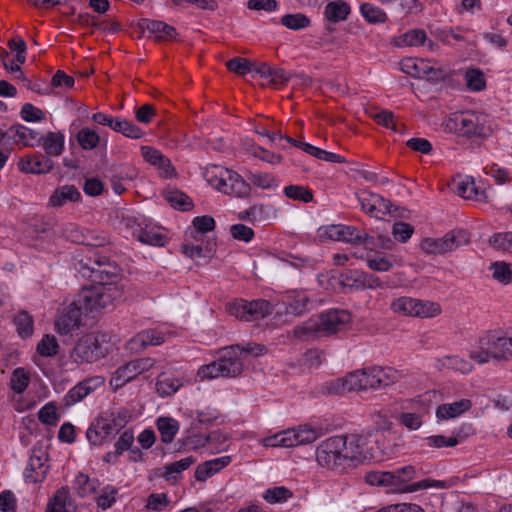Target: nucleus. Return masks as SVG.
<instances>
[{
  "mask_svg": "<svg viewBox=\"0 0 512 512\" xmlns=\"http://www.w3.org/2000/svg\"><path fill=\"white\" fill-rule=\"evenodd\" d=\"M83 247L73 256L74 269L92 284L79 293V302L88 311L97 312L121 297L123 290L118 285L121 274L117 264L101 255L98 247L105 243L101 237L83 235L79 240Z\"/></svg>",
  "mask_w": 512,
  "mask_h": 512,
  "instance_id": "obj_1",
  "label": "nucleus"
},
{
  "mask_svg": "<svg viewBox=\"0 0 512 512\" xmlns=\"http://www.w3.org/2000/svg\"><path fill=\"white\" fill-rule=\"evenodd\" d=\"M469 357L478 364L489 361L512 360V336L501 330H491L479 337L477 346L469 353Z\"/></svg>",
  "mask_w": 512,
  "mask_h": 512,
  "instance_id": "obj_2",
  "label": "nucleus"
},
{
  "mask_svg": "<svg viewBox=\"0 0 512 512\" xmlns=\"http://www.w3.org/2000/svg\"><path fill=\"white\" fill-rule=\"evenodd\" d=\"M445 131L461 136H476L485 138L492 133L491 125L485 114L473 111L452 113L445 118L443 124Z\"/></svg>",
  "mask_w": 512,
  "mask_h": 512,
  "instance_id": "obj_3",
  "label": "nucleus"
},
{
  "mask_svg": "<svg viewBox=\"0 0 512 512\" xmlns=\"http://www.w3.org/2000/svg\"><path fill=\"white\" fill-rule=\"evenodd\" d=\"M130 420L131 413L127 409L99 416L87 429L86 438L91 445H102L105 439L118 434Z\"/></svg>",
  "mask_w": 512,
  "mask_h": 512,
  "instance_id": "obj_4",
  "label": "nucleus"
},
{
  "mask_svg": "<svg viewBox=\"0 0 512 512\" xmlns=\"http://www.w3.org/2000/svg\"><path fill=\"white\" fill-rule=\"evenodd\" d=\"M470 242V233L465 229H454L441 238H425L420 247L426 254H445Z\"/></svg>",
  "mask_w": 512,
  "mask_h": 512,
  "instance_id": "obj_5",
  "label": "nucleus"
},
{
  "mask_svg": "<svg viewBox=\"0 0 512 512\" xmlns=\"http://www.w3.org/2000/svg\"><path fill=\"white\" fill-rule=\"evenodd\" d=\"M226 308L231 316L247 322L263 319L273 312V305L265 299H236L228 303Z\"/></svg>",
  "mask_w": 512,
  "mask_h": 512,
  "instance_id": "obj_6",
  "label": "nucleus"
},
{
  "mask_svg": "<svg viewBox=\"0 0 512 512\" xmlns=\"http://www.w3.org/2000/svg\"><path fill=\"white\" fill-rule=\"evenodd\" d=\"M319 232L320 237H325L330 240L343 241L353 244H363L369 248L377 245L373 236L358 230L354 226H347L342 224L328 225L319 228Z\"/></svg>",
  "mask_w": 512,
  "mask_h": 512,
  "instance_id": "obj_7",
  "label": "nucleus"
},
{
  "mask_svg": "<svg viewBox=\"0 0 512 512\" xmlns=\"http://www.w3.org/2000/svg\"><path fill=\"white\" fill-rule=\"evenodd\" d=\"M390 309L397 314L411 317L428 318L438 315L441 311L437 303L402 296L394 299Z\"/></svg>",
  "mask_w": 512,
  "mask_h": 512,
  "instance_id": "obj_8",
  "label": "nucleus"
},
{
  "mask_svg": "<svg viewBox=\"0 0 512 512\" xmlns=\"http://www.w3.org/2000/svg\"><path fill=\"white\" fill-rule=\"evenodd\" d=\"M344 444L345 441H342L336 436L324 440L316 449L317 462L322 467H327L329 469H345L348 466L344 459V453L342 452Z\"/></svg>",
  "mask_w": 512,
  "mask_h": 512,
  "instance_id": "obj_9",
  "label": "nucleus"
},
{
  "mask_svg": "<svg viewBox=\"0 0 512 512\" xmlns=\"http://www.w3.org/2000/svg\"><path fill=\"white\" fill-rule=\"evenodd\" d=\"M317 430L304 425L298 429H289L266 439L267 446L294 447L314 442L318 438Z\"/></svg>",
  "mask_w": 512,
  "mask_h": 512,
  "instance_id": "obj_10",
  "label": "nucleus"
},
{
  "mask_svg": "<svg viewBox=\"0 0 512 512\" xmlns=\"http://www.w3.org/2000/svg\"><path fill=\"white\" fill-rule=\"evenodd\" d=\"M107 353V347L103 346L98 336L87 334L76 343L72 358L76 363H94L105 357Z\"/></svg>",
  "mask_w": 512,
  "mask_h": 512,
  "instance_id": "obj_11",
  "label": "nucleus"
},
{
  "mask_svg": "<svg viewBox=\"0 0 512 512\" xmlns=\"http://www.w3.org/2000/svg\"><path fill=\"white\" fill-rule=\"evenodd\" d=\"M155 364L152 358H139L120 366L110 379V385L114 390L123 387L126 383L136 378L139 374L150 370Z\"/></svg>",
  "mask_w": 512,
  "mask_h": 512,
  "instance_id": "obj_12",
  "label": "nucleus"
},
{
  "mask_svg": "<svg viewBox=\"0 0 512 512\" xmlns=\"http://www.w3.org/2000/svg\"><path fill=\"white\" fill-rule=\"evenodd\" d=\"M47 461L48 454L41 447H34L24 471L25 481L33 484L42 482L49 469Z\"/></svg>",
  "mask_w": 512,
  "mask_h": 512,
  "instance_id": "obj_13",
  "label": "nucleus"
},
{
  "mask_svg": "<svg viewBox=\"0 0 512 512\" xmlns=\"http://www.w3.org/2000/svg\"><path fill=\"white\" fill-rule=\"evenodd\" d=\"M342 441H345L342 452L347 466H356L362 463L367 457L364 454V446L366 445L367 438L360 434H348L336 436Z\"/></svg>",
  "mask_w": 512,
  "mask_h": 512,
  "instance_id": "obj_14",
  "label": "nucleus"
},
{
  "mask_svg": "<svg viewBox=\"0 0 512 512\" xmlns=\"http://www.w3.org/2000/svg\"><path fill=\"white\" fill-rule=\"evenodd\" d=\"M351 320L346 310H330L319 316L318 326L321 336H328L340 331Z\"/></svg>",
  "mask_w": 512,
  "mask_h": 512,
  "instance_id": "obj_15",
  "label": "nucleus"
},
{
  "mask_svg": "<svg viewBox=\"0 0 512 512\" xmlns=\"http://www.w3.org/2000/svg\"><path fill=\"white\" fill-rule=\"evenodd\" d=\"M105 379L102 376H93L86 378L71 388L63 398V403L66 407L75 405L82 401L89 394L103 386Z\"/></svg>",
  "mask_w": 512,
  "mask_h": 512,
  "instance_id": "obj_16",
  "label": "nucleus"
},
{
  "mask_svg": "<svg viewBox=\"0 0 512 512\" xmlns=\"http://www.w3.org/2000/svg\"><path fill=\"white\" fill-rule=\"evenodd\" d=\"M83 309L86 312H89L85 309L84 305H81L78 298L56 321L55 328L57 332L61 335H65L79 329L81 325V315Z\"/></svg>",
  "mask_w": 512,
  "mask_h": 512,
  "instance_id": "obj_17",
  "label": "nucleus"
},
{
  "mask_svg": "<svg viewBox=\"0 0 512 512\" xmlns=\"http://www.w3.org/2000/svg\"><path fill=\"white\" fill-rule=\"evenodd\" d=\"M415 473V467L407 465L393 471H384L382 477L387 486H393L398 491L408 492L407 489L410 486L408 482L414 478Z\"/></svg>",
  "mask_w": 512,
  "mask_h": 512,
  "instance_id": "obj_18",
  "label": "nucleus"
},
{
  "mask_svg": "<svg viewBox=\"0 0 512 512\" xmlns=\"http://www.w3.org/2000/svg\"><path fill=\"white\" fill-rule=\"evenodd\" d=\"M218 358L224 377H237L243 372V361L235 352V348L226 346L220 350Z\"/></svg>",
  "mask_w": 512,
  "mask_h": 512,
  "instance_id": "obj_19",
  "label": "nucleus"
},
{
  "mask_svg": "<svg viewBox=\"0 0 512 512\" xmlns=\"http://www.w3.org/2000/svg\"><path fill=\"white\" fill-rule=\"evenodd\" d=\"M139 26L153 34L157 42L173 40L178 36L177 30L163 21L142 19Z\"/></svg>",
  "mask_w": 512,
  "mask_h": 512,
  "instance_id": "obj_20",
  "label": "nucleus"
},
{
  "mask_svg": "<svg viewBox=\"0 0 512 512\" xmlns=\"http://www.w3.org/2000/svg\"><path fill=\"white\" fill-rule=\"evenodd\" d=\"M281 138H285V141L294 147L300 148L306 153L316 157L317 159L325 160L332 163H343L345 162L344 157L339 154L328 152L326 150L315 147L309 143L295 140L287 135H280Z\"/></svg>",
  "mask_w": 512,
  "mask_h": 512,
  "instance_id": "obj_21",
  "label": "nucleus"
},
{
  "mask_svg": "<svg viewBox=\"0 0 512 512\" xmlns=\"http://www.w3.org/2000/svg\"><path fill=\"white\" fill-rule=\"evenodd\" d=\"M285 302L287 303V311L301 316L311 309L312 300L304 292L298 290H291L286 292Z\"/></svg>",
  "mask_w": 512,
  "mask_h": 512,
  "instance_id": "obj_22",
  "label": "nucleus"
},
{
  "mask_svg": "<svg viewBox=\"0 0 512 512\" xmlns=\"http://www.w3.org/2000/svg\"><path fill=\"white\" fill-rule=\"evenodd\" d=\"M456 192L459 196L465 199H475L477 201H490L491 200V189L480 190L473 178L467 177L457 184Z\"/></svg>",
  "mask_w": 512,
  "mask_h": 512,
  "instance_id": "obj_23",
  "label": "nucleus"
},
{
  "mask_svg": "<svg viewBox=\"0 0 512 512\" xmlns=\"http://www.w3.org/2000/svg\"><path fill=\"white\" fill-rule=\"evenodd\" d=\"M65 138L61 132H47L44 136L38 135L36 146L42 145L47 156H59L64 150Z\"/></svg>",
  "mask_w": 512,
  "mask_h": 512,
  "instance_id": "obj_24",
  "label": "nucleus"
},
{
  "mask_svg": "<svg viewBox=\"0 0 512 512\" xmlns=\"http://www.w3.org/2000/svg\"><path fill=\"white\" fill-rule=\"evenodd\" d=\"M472 408V402L469 399H461L453 403H444L437 407L436 417L439 420H449L456 418Z\"/></svg>",
  "mask_w": 512,
  "mask_h": 512,
  "instance_id": "obj_25",
  "label": "nucleus"
},
{
  "mask_svg": "<svg viewBox=\"0 0 512 512\" xmlns=\"http://www.w3.org/2000/svg\"><path fill=\"white\" fill-rule=\"evenodd\" d=\"M81 199V193L74 185H63L55 189L50 196L49 204L52 207L59 208L67 202H78Z\"/></svg>",
  "mask_w": 512,
  "mask_h": 512,
  "instance_id": "obj_26",
  "label": "nucleus"
},
{
  "mask_svg": "<svg viewBox=\"0 0 512 512\" xmlns=\"http://www.w3.org/2000/svg\"><path fill=\"white\" fill-rule=\"evenodd\" d=\"M13 324L17 335L22 340H27L32 337L34 333V319L29 312L26 310L18 311L13 317Z\"/></svg>",
  "mask_w": 512,
  "mask_h": 512,
  "instance_id": "obj_27",
  "label": "nucleus"
},
{
  "mask_svg": "<svg viewBox=\"0 0 512 512\" xmlns=\"http://www.w3.org/2000/svg\"><path fill=\"white\" fill-rule=\"evenodd\" d=\"M250 193V185L238 173L230 170L224 194L244 198Z\"/></svg>",
  "mask_w": 512,
  "mask_h": 512,
  "instance_id": "obj_28",
  "label": "nucleus"
},
{
  "mask_svg": "<svg viewBox=\"0 0 512 512\" xmlns=\"http://www.w3.org/2000/svg\"><path fill=\"white\" fill-rule=\"evenodd\" d=\"M6 132H9L7 138L11 139L17 136V142L22 143L26 147L36 146L39 133L33 129L27 128L21 124H14L10 126Z\"/></svg>",
  "mask_w": 512,
  "mask_h": 512,
  "instance_id": "obj_29",
  "label": "nucleus"
},
{
  "mask_svg": "<svg viewBox=\"0 0 512 512\" xmlns=\"http://www.w3.org/2000/svg\"><path fill=\"white\" fill-rule=\"evenodd\" d=\"M141 152L143 158L148 163L163 169L167 175L174 172V168L172 167L171 161L166 156H164L159 150L150 146H142Z\"/></svg>",
  "mask_w": 512,
  "mask_h": 512,
  "instance_id": "obj_30",
  "label": "nucleus"
},
{
  "mask_svg": "<svg viewBox=\"0 0 512 512\" xmlns=\"http://www.w3.org/2000/svg\"><path fill=\"white\" fill-rule=\"evenodd\" d=\"M351 12L348 3L342 0L329 2L324 10L325 18L329 22L338 23L345 21Z\"/></svg>",
  "mask_w": 512,
  "mask_h": 512,
  "instance_id": "obj_31",
  "label": "nucleus"
},
{
  "mask_svg": "<svg viewBox=\"0 0 512 512\" xmlns=\"http://www.w3.org/2000/svg\"><path fill=\"white\" fill-rule=\"evenodd\" d=\"M435 367L438 370L453 369L463 374L469 373L472 370L470 362L456 355L437 358L435 361Z\"/></svg>",
  "mask_w": 512,
  "mask_h": 512,
  "instance_id": "obj_32",
  "label": "nucleus"
},
{
  "mask_svg": "<svg viewBox=\"0 0 512 512\" xmlns=\"http://www.w3.org/2000/svg\"><path fill=\"white\" fill-rule=\"evenodd\" d=\"M164 342V335L157 330L148 329L138 333L130 342L131 348L134 346L146 348L149 345L157 346Z\"/></svg>",
  "mask_w": 512,
  "mask_h": 512,
  "instance_id": "obj_33",
  "label": "nucleus"
},
{
  "mask_svg": "<svg viewBox=\"0 0 512 512\" xmlns=\"http://www.w3.org/2000/svg\"><path fill=\"white\" fill-rule=\"evenodd\" d=\"M156 426L161 435V441L165 444L171 443L179 430L178 421L170 417L158 418Z\"/></svg>",
  "mask_w": 512,
  "mask_h": 512,
  "instance_id": "obj_34",
  "label": "nucleus"
},
{
  "mask_svg": "<svg viewBox=\"0 0 512 512\" xmlns=\"http://www.w3.org/2000/svg\"><path fill=\"white\" fill-rule=\"evenodd\" d=\"M196 462V459L193 456H188L179 461L172 462L164 466V471L162 473V477L166 481H176L178 475H180L184 470H187L192 464Z\"/></svg>",
  "mask_w": 512,
  "mask_h": 512,
  "instance_id": "obj_35",
  "label": "nucleus"
},
{
  "mask_svg": "<svg viewBox=\"0 0 512 512\" xmlns=\"http://www.w3.org/2000/svg\"><path fill=\"white\" fill-rule=\"evenodd\" d=\"M229 171V169L213 166L206 170L204 176L209 185L224 193V189L227 186Z\"/></svg>",
  "mask_w": 512,
  "mask_h": 512,
  "instance_id": "obj_36",
  "label": "nucleus"
},
{
  "mask_svg": "<svg viewBox=\"0 0 512 512\" xmlns=\"http://www.w3.org/2000/svg\"><path fill=\"white\" fill-rule=\"evenodd\" d=\"M427 34L423 29H411L395 40L398 47L425 46Z\"/></svg>",
  "mask_w": 512,
  "mask_h": 512,
  "instance_id": "obj_37",
  "label": "nucleus"
},
{
  "mask_svg": "<svg viewBox=\"0 0 512 512\" xmlns=\"http://www.w3.org/2000/svg\"><path fill=\"white\" fill-rule=\"evenodd\" d=\"M75 138L83 150H93L102 142L101 136L88 127L80 129Z\"/></svg>",
  "mask_w": 512,
  "mask_h": 512,
  "instance_id": "obj_38",
  "label": "nucleus"
},
{
  "mask_svg": "<svg viewBox=\"0 0 512 512\" xmlns=\"http://www.w3.org/2000/svg\"><path fill=\"white\" fill-rule=\"evenodd\" d=\"M293 335L304 341L321 337L318 321L315 319H309L301 325L294 327Z\"/></svg>",
  "mask_w": 512,
  "mask_h": 512,
  "instance_id": "obj_39",
  "label": "nucleus"
},
{
  "mask_svg": "<svg viewBox=\"0 0 512 512\" xmlns=\"http://www.w3.org/2000/svg\"><path fill=\"white\" fill-rule=\"evenodd\" d=\"M137 239L146 245L163 247L166 243V236L155 228H140Z\"/></svg>",
  "mask_w": 512,
  "mask_h": 512,
  "instance_id": "obj_40",
  "label": "nucleus"
},
{
  "mask_svg": "<svg viewBox=\"0 0 512 512\" xmlns=\"http://www.w3.org/2000/svg\"><path fill=\"white\" fill-rule=\"evenodd\" d=\"M360 13L363 18L371 24H382L387 21L385 11L371 3H363L360 6Z\"/></svg>",
  "mask_w": 512,
  "mask_h": 512,
  "instance_id": "obj_41",
  "label": "nucleus"
},
{
  "mask_svg": "<svg viewBox=\"0 0 512 512\" xmlns=\"http://www.w3.org/2000/svg\"><path fill=\"white\" fill-rule=\"evenodd\" d=\"M111 129L131 139H140L143 136V131L126 119L116 118Z\"/></svg>",
  "mask_w": 512,
  "mask_h": 512,
  "instance_id": "obj_42",
  "label": "nucleus"
},
{
  "mask_svg": "<svg viewBox=\"0 0 512 512\" xmlns=\"http://www.w3.org/2000/svg\"><path fill=\"white\" fill-rule=\"evenodd\" d=\"M489 269L492 271V278L503 284L508 285L512 282L511 265L504 261H496L491 263Z\"/></svg>",
  "mask_w": 512,
  "mask_h": 512,
  "instance_id": "obj_43",
  "label": "nucleus"
},
{
  "mask_svg": "<svg viewBox=\"0 0 512 512\" xmlns=\"http://www.w3.org/2000/svg\"><path fill=\"white\" fill-rule=\"evenodd\" d=\"M182 252L191 259L195 258H204L210 259L214 254L213 245L208 243L205 247L201 245H193L188 243H183L181 245Z\"/></svg>",
  "mask_w": 512,
  "mask_h": 512,
  "instance_id": "obj_44",
  "label": "nucleus"
},
{
  "mask_svg": "<svg viewBox=\"0 0 512 512\" xmlns=\"http://www.w3.org/2000/svg\"><path fill=\"white\" fill-rule=\"evenodd\" d=\"M166 200L173 208L181 211H189L193 207V202L190 197L179 190H172L167 192Z\"/></svg>",
  "mask_w": 512,
  "mask_h": 512,
  "instance_id": "obj_45",
  "label": "nucleus"
},
{
  "mask_svg": "<svg viewBox=\"0 0 512 512\" xmlns=\"http://www.w3.org/2000/svg\"><path fill=\"white\" fill-rule=\"evenodd\" d=\"M192 224L194 230L191 235L196 241H199V235L213 231L216 225L214 218L208 215L195 217Z\"/></svg>",
  "mask_w": 512,
  "mask_h": 512,
  "instance_id": "obj_46",
  "label": "nucleus"
},
{
  "mask_svg": "<svg viewBox=\"0 0 512 512\" xmlns=\"http://www.w3.org/2000/svg\"><path fill=\"white\" fill-rule=\"evenodd\" d=\"M376 376H378L379 388L387 387L396 383L400 378V373L392 367H379L375 366Z\"/></svg>",
  "mask_w": 512,
  "mask_h": 512,
  "instance_id": "obj_47",
  "label": "nucleus"
},
{
  "mask_svg": "<svg viewBox=\"0 0 512 512\" xmlns=\"http://www.w3.org/2000/svg\"><path fill=\"white\" fill-rule=\"evenodd\" d=\"M284 195L290 199L309 203L313 201V192L307 187L289 185L284 188Z\"/></svg>",
  "mask_w": 512,
  "mask_h": 512,
  "instance_id": "obj_48",
  "label": "nucleus"
},
{
  "mask_svg": "<svg viewBox=\"0 0 512 512\" xmlns=\"http://www.w3.org/2000/svg\"><path fill=\"white\" fill-rule=\"evenodd\" d=\"M292 496V491L284 486L269 488L263 494V498L270 504L286 502Z\"/></svg>",
  "mask_w": 512,
  "mask_h": 512,
  "instance_id": "obj_49",
  "label": "nucleus"
},
{
  "mask_svg": "<svg viewBox=\"0 0 512 512\" xmlns=\"http://www.w3.org/2000/svg\"><path fill=\"white\" fill-rule=\"evenodd\" d=\"M70 500L69 489L61 487L58 489L47 505V512H62L65 510L66 503Z\"/></svg>",
  "mask_w": 512,
  "mask_h": 512,
  "instance_id": "obj_50",
  "label": "nucleus"
},
{
  "mask_svg": "<svg viewBox=\"0 0 512 512\" xmlns=\"http://www.w3.org/2000/svg\"><path fill=\"white\" fill-rule=\"evenodd\" d=\"M281 24L291 30H300L310 25V19L302 14H286L281 18Z\"/></svg>",
  "mask_w": 512,
  "mask_h": 512,
  "instance_id": "obj_51",
  "label": "nucleus"
},
{
  "mask_svg": "<svg viewBox=\"0 0 512 512\" xmlns=\"http://www.w3.org/2000/svg\"><path fill=\"white\" fill-rule=\"evenodd\" d=\"M59 345L53 335L46 334L37 344L36 350L43 357H53L58 353Z\"/></svg>",
  "mask_w": 512,
  "mask_h": 512,
  "instance_id": "obj_52",
  "label": "nucleus"
},
{
  "mask_svg": "<svg viewBox=\"0 0 512 512\" xmlns=\"http://www.w3.org/2000/svg\"><path fill=\"white\" fill-rule=\"evenodd\" d=\"M97 480H91L87 475L79 473L74 481L78 496L85 497L96 490Z\"/></svg>",
  "mask_w": 512,
  "mask_h": 512,
  "instance_id": "obj_53",
  "label": "nucleus"
},
{
  "mask_svg": "<svg viewBox=\"0 0 512 512\" xmlns=\"http://www.w3.org/2000/svg\"><path fill=\"white\" fill-rule=\"evenodd\" d=\"M226 67L230 72L240 76L252 73L253 71V63L243 57H234L233 59L227 61Z\"/></svg>",
  "mask_w": 512,
  "mask_h": 512,
  "instance_id": "obj_54",
  "label": "nucleus"
},
{
  "mask_svg": "<svg viewBox=\"0 0 512 512\" xmlns=\"http://www.w3.org/2000/svg\"><path fill=\"white\" fill-rule=\"evenodd\" d=\"M30 378L28 373L23 368L14 370L11 376V388L15 393H23L28 387Z\"/></svg>",
  "mask_w": 512,
  "mask_h": 512,
  "instance_id": "obj_55",
  "label": "nucleus"
},
{
  "mask_svg": "<svg viewBox=\"0 0 512 512\" xmlns=\"http://www.w3.org/2000/svg\"><path fill=\"white\" fill-rule=\"evenodd\" d=\"M466 84L470 90L481 91L485 88V78L479 69H470L465 74Z\"/></svg>",
  "mask_w": 512,
  "mask_h": 512,
  "instance_id": "obj_56",
  "label": "nucleus"
},
{
  "mask_svg": "<svg viewBox=\"0 0 512 512\" xmlns=\"http://www.w3.org/2000/svg\"><path fill=\"white\" fill-rule=\"evenodd\" d=\"M118 494V489L107 485L101 490L100 495L97 497L96 502L98 507L106 510L110 508L116 502V495Z\"/></svg>",
  "mask_w": 512,
  "mask_h": 512,
  "instance_id": "obj_57",
  "label": "nucleus"
},
{
  "mask_svg": "<svg viewBox=\"0 0 512 512\" xmlns=\"http://www.w3.org/2000/svg\"><path fill=\"white\" fill-rule=\"evenodd\" d=\"M247 179L252 184L262 189H269L276 186L275 178L271 174L265 172H249Z\"/></svg>",
  "mask_w": 512,
  "mask_h": 512,
  "instance_id": "obj_58",
  "label": "nucleus"
},
{
  "mask_svg": "<svg viewBox=\"0 0 512 512\" xmlns=\"http://www.w3.org/2000/svg\"><path fill=\"white\" fill-rule=\"evenodd\" d=\"M20 116L26 122H40L45 119V112L31 103H25L21 108Z\"/></svg>",
  "mask_w": 512,
  "mask_h": 512,
  "instance_id": "obj_59",
  "label": "nucleus"
},
{
  "mask_svg": "<svg viewBox=\"0 0 512 512\" xmlns=\"http://www.w3.org/2000/svg\"><path fill=\"white\" fill-rule=\"evenodd\" d=\"M450 484L447 481L434 480V479H423L417 482H413L408 487V492H415L422 489L436 488V489H447Z\"/></svg>",
  "mask_w": 512,
  "mask_h": 512,
  "instance_id": "obj_60",
  "label": "nucleus"
},
{
  "mask_svg": "<svg viewBox=\"0 0 512 512\" xmlns=\"http://www.w3.org/2000/svg\"><path fill=\"white\" fill-rule=\"evenodd\" d=\"M163 374L158 377L156 390L161 396H169L175 393L179 388L178 380L174 378H162Z\"/></svg>",
  "mask_w": 512,
  "mask_h": 512,
  "instance_id": "obj_61",
  "label": "nucleus"
},
{
  "mask_svg": "<svg viewBox=\"0 0 512 512\" xmlns=\"http://www.w3.org/2000/svg\"><path fill=\"white\" fill-rule=\"evenodd\" d=\"M198 377L201 379H213L217 377H224L222 366L219 361H213L207 365H203L199 368Z\"/></svg>",
  "mask_w": 512,
  "mask_h": 512,
  "instance_id": "obj_62",
  "label": "nucleus"
},
{
  "mask_svg": "<svg viewBox=\"0 0 512 512\" xmlns=\"http://www.w3.org/2000/svg\"><path fill=\"white\" fill-rule=\"evenodd\" d=\"M250 152L254 157L270 164H279L282 161V156L280 154H275L255 144L251 145Z\"/></svg>",
  "mask_w": 512,
  "mask_h": 512,
  "instance_id": "obj_63",
  "label": "nucleus"
},
{
  "mask_svg": "<svg viewBox=\"0 0 512 512\" xmlns=\"http://www.w3.org/2000/svg\"><path fill=\"white\" fill-rule=\"evenodd\" d=\"M378 124L385 126L395 132L402 133L404 126L399 125L394 120V114L391 111L382 110L374 115Z\"/></svg>",
  "mask_w": 512,
  "mask_h": 512,
  "instance_id": "obj_64",
  "label": "nucleus"
}]
</instances>
